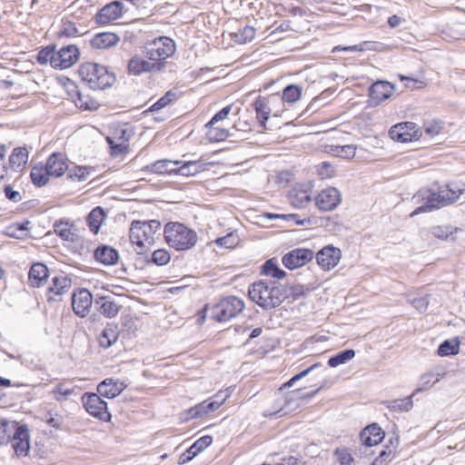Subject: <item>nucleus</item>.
Masks as SVG:
<instances>
[{
    "label": "nucleus",
    "instance_id": "f257e3e1",
    "mask_svg": "<svg viewBox=\"0 0 465 465\" xmlns=\"http://www.w3.org/2000/svg\"><path fill=\"white\" fill-rule=\"evenodd\" d=\"M460 194V191H455L449 186L440 187L437 192L420 190L414 196V199L418 201L422 200L424 203L417 207L411 213V216L413 217L422 213L431 212L432 210L440 209V207L452 203L459 199Z\"/></svg>",
    "mask_w": 465,
    "mask_h": 465
},
{
    "label": "nucleus",
    "instance_id": "f03ea898",
    "mask_svg": "<svg viewBox=\"0 0 465 465\" xmlns=\"http://www.w3.org/2000/svg\"><path fill=\"white\" fill-rule=\"evenodd\" d=\"M161 223L156 220L148 222L134 221L130 227V241L136 245L135 252L143 254L151 250L160 237Z\"/></svg>",
    "mask_w": 465,
    "mask_h": 465
},
{
    "label": "nucleus",
    "instance_id": "7ed1b4c3",
    "mask_svg": "<svg viewBox=\"0 0 465 465\" xmlns=\"http://www.w3.org/2000/svg\"><path fill=\"white\" fill-rule=\"evenodd\" d=\"M250 298L263 309H272L279 306L284 295L282 288L274 281H259L249 289Z\"/></svg>",
    "mask_w": 465,
    "mask_h": 465
},
{
    "label": "nucleus",
    "instance_id": "20e7f679",
    "mask_svg": "<svg viewBox=\"0 0 465 465\" xmlns=\"http://www.w3.org/2000/svg\"><path fill=\"white\" fill-rule=\"evenodd\" d=\"M167 244L176 251L192 249L197 242V233L181 223H168L163 230Z\"/></svg>",
    "mask_w": 465,
    "mask_h": 465
},
{
    "label": "nucleus",
    "instance_id": "39448f33",
    "mask_svg": "<svg viewBox=\"0 0 465 465\" xmlns=\"http://www.w3.org/2000/svg\"><path fill=\"white\" fill-rule=\"evenodd\" d=\"M82 80L93 90H104L115 82L114 74L107 67L96 63H84L79 69Z\"/></svg>",
    "mask_w": 465,
    "mask_h": 465
},
{
    "label": "nucleus",
    "instance_id": "423d86ee",
    "mask_svg": "<svg viewBox=\"0 0 465 465\" xmlns=\"http://www.w3.org/2000/svg\"><path fill=\"white\" fill-rule=\"evenodd\" d=\"M60 96L63 99L60 104H65V101H68L75 108L89 111L99 107V103L95 99L83 94L77 84L65 76H60Z\"/></svg>",
    "mask_w": 465,
    "mask_h": 465
},
{
    "label": "nucleus",
    "instance_id": "0eeeda50",
    "mask_svg": "<svg viewBox=\"0 0 465 465\" xmlns=\"http://www.w3.org/2000/svg\"><path fill=\"white\" fill-rule=\"evenodd\" d=\"M243 309L242 300L235 296H228L211 308V316L217 322H226L236 317Z\"/></svg>",
    "mask_w": 465,
    "mask_h": 465
},
{
    "label": "nucleus",
    "instance_id": "6e6552de",
    "mask_svg": "<svg viewBox=\"0 0 465 465\" xmlns=\"http://www.w3.org/2000/svg\"><path fill=\"white\" fill-rule=\"evenodd\" d=\"M60 240L63 247L73 253L78 252L84 245L80 229L74 221L60 219Z\"/></svg>",
    "mask_w": 465,
    "mask_h": 465
},
{
    "label": "nucleus",
    "instance_id": "1a4fd4ad",
    "mask_svg": "<svg viewBox=\"0 0 465 465\" xmlns=\"http://www.w3.org/2000/svg\"><path fill=\"white\" fill-rule=\"evenodd\" d=\"M175 52V44L173 39L161 36L154 39L146 47L149 60L159 63L172 56Z\"/></svg>",
    "mask_w": 465,
    "mask_h": 465
},
{
    "label": "nucleus",
    "instance_id": "9d476101",
    "mask_svg": "<svg viewBox=\"0 0 465 465\" xmlns=\"http://www.w3.org/2000/svg\"><path fill=\"white\" fill-rule=\"evenodd\" d=\"M83 405L85 411L92 416L103 421H108L111 414L108 411L106 401H104L100 394L84 393L82 396Z\"/></svg>",
    "mask_w": 465,
    "mask_h": 465
},
{
    "label": "nucleus",
    "instance_id": "9b49d317",
    "mask_svg": "<svg viewBox=\"0 0 465 465\" xmlns=\"http://www.w3.org/2000/svg\"><path fill=\"white\" fill-rule=\"evenodd\" d=\"M58 153H53L47 160L45 166H35L31 171L32 182L36 186L45 185L50 176L58 177Z\"/></svg>",
    "mask_w": 465,
    "mask_h": 465
},
{
    "label": "nucleus",
    "instance_id": "f8f14e48",
    "mask_svg": "<svg viewBox=\"0 0 465 465\" xmlns=\"http://www.w3.org/2000/svg\"><path fill=\"white\" fill-rule=\"evenodd\" d=\"M10 440L17 456H26L30 450V432L27 425L15 421Z\"/></svg>",
    "mask_w": 465,
    "mask_h": 465
},
{
    "label": "nucleus",
    "instance_id": "ddd939ff",
    "mask_svg": "<svg viewBox=\"0 0 465 465\" xmlns=\"http://www.w3.org/2000/svg\"><path fill=\"white\" fill-rule=\"evenodd\" d=\"M131 133L125 128H115L113 134L106 137V141L110 145L111 153L119 155L125 153L129 149V140Z\"/></svg>",
    "mask_w": 465,
    "mask_h": 465
},
{
    "label": "nucleus",
    "instance_id": "4468645a",
    "mask_svg": "<svg viewBox=\"0 0 465 465\" xmlns=\"http://www.w3.org/2000/svg\"><path fill=\"white\" fill-rule=\"evenodd\" d=\"M313 257L314 252L311 249L297 248L287 252L282 262L286 268L294 270L307 264Z\"/></svg>",
    "mask_w": 465,
    "mask_h": 465
},
{
    "label": "nucleus",
    "instance_id": "2eb2a0df",
    "mask_svg": "<svg viewBox=\"0 0 465 465\" xmlns=\"http://www.w3.org/2000/svg\"><path fill=\"white\" fill-rule=\"evenodd\" d=\"M341 201V194L334 187H328L321 191L315 198V204L321 211H332Z\"/></svg>",
    "mask_w": 465,
    "mask_h": 465
},
{
    "label": "nucleus",
    "instance_id": "dca6fc26",
    "mask_svg": "<svg viewBox=\"0 0 465 465\" xmlns=\"http://www.w3.org/2000/svg\"><path fill=\"white\" fill-rule=\"evenodd\" d=\"M93 303V296L86 289H80L72 295V307L74 313L80 317L88 314Z\"/></svg>",
    "mask_w": 465,
    "mask_h": 465
},
{
    "label": "nucleus",
    "instance_id": "f3484780",
    "mask_svg": "<svg viewBox=\"0 0 465 465\" xmlns=\"http://www.w3.org/2000/svg\"><path fill=\"white\" fill-rule=\"evenodd\" d=\"M341 253L340 249L332 246H326L316 254L317 263L324 270L329 271L334 268L340 262Z\"/></svg>",
    "mask_w": 465,
    "mask_h": 465
},
{
    "label": "nucleus",
    "instance_id": "a211bd4d",
    "mask_svg": "<svg viewBox=\"0 0 465 465\" xmlns=\"http://www.w3.org/2000/svg\"><path fill=\"white\" fill-rule=\"evenodd\" d=\"M124 5L120 1H114L104 5L96 15V22L101 25L109 24L122 16Z\"/></svg>",
    "mask_w": 465,
    "mask_h": 465
},
{
    "label": "nucleus",
    "instance_id": "6ab92c4d",
    "mask_svg": "<svg viewBox=\"0 0 465 465\" xmlns=\"http://www.w3.org/2000/svg\"><path fill=\"white\" fill-rule=\"evenodd\" d=\"M416 124L411 122L400 123L390 129V136L398 142L411 141L415 133Z\"/></svg>",
    "mask_w": 465,
    "mask_h": 465
},
{
    "label": "nucleus",
    "instance_id": "aec40b11",
    "mask_svg": "<svg viewBox=\"0 0 465 465\" xmlns=\"http://www.w3.org/2000/svg\"><path fill=\"white\" fill-rule=\"evenodd\" d=\"M163 67L161 63L147 61L141 57L134 56L128 63V70L134 74H140L144 72L159 71Z\"/></svg>",
    "mask_w": 465,
    "mask_h": 465
},
{
    "label": "nucleus",
    "instance_id": "412c9836",
    "mask_svg": "<svg viewBox=\"0 0 465 465\" xmlns=\"http://www.w3.org/2000/svg\"><path fill=\"white\" fill-rule=\"evenodd\" d=\"M384 438V432L377 424L367 426L360 434L361 441L367 447L379 444Z\"/></svg>",
    "mask_w": 465,
    "mask_h": 465
},
{
    "label": "nucleus",
    "instance_id": "4be33fe9",
    "mask_svg": "<svg viewBox=\"0 0 465 465\" xmlns=\"http://www.w3.org/2000/svg\"><path fill=\"white\" fill-rule=\"evenodd\" d=\"M125 388L124 382L114 381L113 379H106L97 386L98 393L108 399L118 396Z\"/></svg>",
    "mask_w": 465,
    "mask_h": 465
},
{
    "label": "nucleus",
    "instance_id": "5701e85b",
    "mask_svg": "<svg viewBox=\"0 0 465 465\" xmlns=\"http://www.w3.org/2000/svg\"><path fill=\"white\" fill-rule=\"evenodd\" d=\"M321 388L322 387L318 388L316 391H314L313 392L308 394L307 396L308 397L314 396L321 390ZM305 396L306 395L303 394L301 390H297V391H292L289 394L287 400L285 401V405H283L282 407H281L277 411H266L265 413H264V416L265 417H269V416H272V415H274L276 413H282L281 416L286 415L287 413H289L290 411L294 410V408H292L291 406L292 404V402H294L297 400H302L303 398H305Z\"/></svg>",
    "mask_w": 465,
    "mask_h": 465
},
{
    "label": "nucleus",
    "instance_id": "b1692460",
    "mask_svg": "<svg viewBox=\"0 0 465 465\" xmlns=\"http://www.w3.org/2000/svg\"><path fill=\"white\" fill-rule=\"evenodd\" d=\"M80 57V51L74 45H68L60 48V69H65L76 64Z\"/></svg>",
    "mask_w": 465,
    "mask_h": 465
},
{
    "label": "nucleus",
    "instance_id": "393cba45",
    "mask_svg": "<svg viewBox=\"0 0 465 465\" xmlns=\"http://www.w3.org/2000/svg\"><path fill=\"white\" fill-rule=\"evenodd\" d=\"M394 86L387 81H377L374 83L370 89V96L372 100L381 102L393 94Z\"/></svg>",
    "mask_w": 465,
    "mask_h": 465
},
{
    "label": "nucleus",
    "instance_id": "a878e982",
    "mask_svg": "<svg viewBox=\"0 0 465 465\" xmlns=\"http://www.w3.org/2000/svg\"><path fill=\"white\" fill-rule=\"evenodd\" d=\"M120 41V37L110 32L96 34L91 40V45L96 49H107L116 45Z\"/></svg>",
    "mask_w": 465,
    "mask_h": 465
},
{
    "label": "nucleus",
    "instance_id": "bb28decb",
    "mask_svg": "<svg viewBox=\"0 0 465 465\" xmlns=\"http://www.w3.org/2000/svg\"><path fill=\"white\" fill-rule=\"evenodd\" d=\"M47 277L48 269L44 263L37 262L32 265L28 273V279L31 286H41L46 281Z\"/></svg>",
    "mask_w": 465,
    "mask_h": 465
},
{
    "label": "nucleus",
    "instance_id": "cd10ccee",
    "mask_svg": "<svg viewBox=\"0 0 465 465\" xmlns=\"http://www.w3.org/2000/svg\"><path fill=\"white\" fill-rule=\"evenodd\" d=\"M289 202L295 208H304L312 200V195L307 190L302 188H293L289 192Z\"/></svg>",
    "mask_w": 465,
    "mask_h": 465
},
{
    "label": "nucleus",
    "instance_id": "c85d7f7f",
    "mask_svg": "<svg viewBox=\"0 0 465 465\" xmlns=\"http://www.w3.org/2000/svg\"><path fill=\"white\" fill-rule=\"evenodd\" d=\"M181 162H173L170 160H160L156 161L149 165H146L143 170L145 172H151L153 173L157 174H164V173H174L176 170V166L179 165Z\"/></svg>",
    "mask_w": 465,
    "mask_h": 465
},
{
    "label": "nucleus",
    "instance_id": "c756f323",
    "mask_svg": "<svg viewBox=\"0 0 465 465\" xmlns=\"http://www.w3.org/2000/svg\"><path fill=\"white\" fill-rule=\"evenodd\" d=\"M95 259L104 265H113L118 261V252L110 246L98 247L94 252Z\"/></svg>",
    "mask_w": 465,
    "mask_h": 465
},
{
    "label": "nucleus",
    "instance_id": "7c9ffc66",
    "mask_svg": "<svg viewBox=\"0 0 465 465\" xmlns=\"http://www.w3.org/2000/svg\"><path fill=\"white\" fill-rule=\"evenodd\" d=\"M105 213L102 207L94 208L87 216V224L91 232L98 233L99 229L105 220Z\"/></svg>",
    "mask_w": 465,
    "mask_h": 465
},
{
    "label": "nucleus",
    "instance_id": "2f4dec72",
    "mask_svg": "<svg viewBox=\"0 0 465 465\" xmlns=\"http://www.w3.org/2000/svg\"><path fill=\"white\" fill-rule=\"evenodd\" d=\"M55 45H51L42 49L37 55V60L41 64L50 63L51 66L54 69L58 67V52L55 50Z\"/></svg>",
    "mask_w": 465,
    "mask_h": 465
},
{
    "label": "nucleus",
    "instance_id": "473e14b6",
    "mask_svg": "<svg viewBox=\"0 0 465 465\" xmlns=\"http://www.w3.org/2000/svg\"><path fill=\"white\" fill-rule=\"evenodd\" d=\"M253 107H254V110L256 113V117H257L258 121L261 123V125L262 127H265L266 121L272 115V112L269 108V105L267 104L265 96H259L253 102Z\"/></svg>",
    "mask_w": 465,
    "mask_h": 465
},
{
    "label": "nucleus",
    "instance_id": "72a5a7b5",
    "mask_svg": "<svg viewBox=\"0 0 465 465\" xmlns=\"http://www.w3.org/2000/svg\"><path fill=\"white\" fill-rule=\"evenodd\" d=\"M28 161V152L24 147L15 148L9 157L10 167L17 172L21 170Z\"/></svg>",
    "mask_w": 465,
    "mask_h": 465
},
{
    "label": "nucleus",
    "instance_id": "f704fd0d",
    "mask_svg": "<svg viewBox=\"0 0 465 465\" xmlns=\"http://www.w3.org/2000/svg\"><path fill=\"white\" fill-rule=\"evenodd\" d=\"M118 340V330L117 326L114 324H108L102 331L99 342L104 348H109Z\"/></svg>",
    "mask_w": 465,
    "mask_h": 465
},
{
    "label": "nucleus",
    "instance_id": "c9c22d12",
    "mask_svg": "<svg viewBox=\"0 0 465 465\" xmlns=\"http://www.w3.org/2000/svg\"><path fill=\"white\" fill-rule=\"evenodd\" d=\"M202 170V164L196 161H189L182 163L176 166L174 173L183 176H193L200 173Z\"/></svg>",
    "mask_w": 465,
    "mask_h": 465
},
{
    "label": "nucleus",
    "instance_id": "e433bc0d",
    "mask_svg": "<svg viewBox=\"0 0 465 465\" xmlns=\"http://www.w3.org/2000/svg\"><path fill=\"white\" fill-rule=\"evenodd\" d=\"M265 99L272 116L279 117L286 110L285 104L278 94H272L265 96Z\"/></svg>",
    "mask_w": 465,
    "mask_h": 465
},
{
    "label": "nucleus",
    "instance_id": "4c0bfd02",
    "mask_svg": "<svg viewBox=\"0 0 465 465\" xmlns=\"http://www.w3.org/2000/svg\"><path fill=\"white\" fill-rule=\"evenodd\" d=\"M442 378V375L438 373L435 374L431 371L423 373L420 378V387L416 389L413 394H417L420 391H427L430 389L436 382Z\"/></svg>",
    "mask_w": 465,
    "mask_h": 465
},
{
    "label": "nucleus",
    "instance_id": "58836bf2",
    "mask_svg": "<svg viewBox=\"0 0 465 465\" xmlns=\"http://www.w3.org/2000/svg\"><path fill=\"white\" fill-rule=\"evenodd\" d=\"M460 344L458 338L446 340L439 346L438 354L442 357L456 355L460 351Z\"/></svg>",
    "mask_w": 465,
    "mask_h": 465
},
{
    "label": "nucleus",
    "instance_id": "ea45409f",
    "mask_svg": "<svg viewBox=\"0 0 465 465\" xmlns=\"http://www.w3.org/2000/svg\"><path fill=\"white\" fill-rule=\"evenodd\" d=\"M280 96L284 104H294L302 96V87L297 84H289L283 89L282 94Z\"/></svg>",
    "mask_w": 465,
    "mask_h": 465
},
{
    "label": "nucleus",
    "instance_id": "a19ab883",
    "mask_svg": "<svg viewBox=\"0 0 465 465\" xmlns=\"http://www.w3.org/2000/svg\"><path fill=\"white\" fill-rule=\"evenodd\" d=\"M354 357H355L354 350H351V349L344 350V351H341L338 352L337 354L333 355L332 357H331L328 361V364L331 367L334 368V367H337L339 365H341V364H344V363L350 361Z\"/></svg>",
    "mask_w": 465,
    "mask_h": 465
},
{
    "label": "nucleus",
    "instance_id": "79ce46f5",
    "mask_svg": "<svg viewBox=\"0 0 465 465\" xmlns=\"http://www.w3.org/2000/svg\"><path fill=\"white\" fill-rule=\"evenodd\" d=\"M100 302L101 305L99 311L103 315H104L107 318H114V316L117 315L119 312V306L116 302H114V301L105 300L104 297H101L100 302H96V303L98 304Z\"/></svg>",
    "mask_w": 465,
    "mask_h": 465
},
{
    "label": "nucleus",
    "instance_id": "37998d69",
    "mask_svg": "<svg viewBox=\"0 0 465 465\" xmlns=\"http://www.w3.org/2000/svg\"><path fill=\"white\" fill-rule=\"evenodd\" d=\"M15 427V421L0 418V446L7 443Z\"/></svg>",
    "mask_w": 465,
    "mask_h": 465
},
{
    "label": "nucleus",
    "instance_id": "c03bdc74",
    "mask_svg": "<svg viewBox=\"0 0 465 465\" xmlns=\"http://www.w3.org/2000/svg\"><path fill=\"white\" fill-rule=\"evenodd\" d=\"M262 272L278 280L282 279L286 275L285 272L280 269L272 260H269L263 264Z\"/></svg>",
    "mask_w": 465,
    "mask_h": 465
},
{
    "label": "nucleus",
    "instance_id": "a18cd8bd",
    "mask_svg": "<svg viewBox=\"0 0 465 465\" xmlns=\"http://www.w3.org/2000/svg\"><path fill=\"white\" fill-rule=\"evenodd\" d=\"M256 30L252 26L245 25L234 33L235 42L239 44H245L252 41L255 36Z\"/></svg>",
    "mask_w": 465,
    "mask_h": 465
},
{
    "label": "nucleus",
    "instance_id": "49530a36",
    "mask_svg": "<svg viewBox=\"0 0 465 465\" xmlns=\"http://www.w3.org/2000/svg\"><path fill=\"white\" fill-rule=\"evenodd\" d=\"M413 396H414V394H412L411 396L407 397L405 399H400V400H395L393 401H391L388 404V408L394 411H408L413 406V402H412Z\"/></svg>",
    "mask_w": 465,
    "mask_h": 465
},
{
    "label": "nucleus",
    "instance_id": "de8ad7c7",
    "mask_svg": "<svg viewBox=\"0 0 465 465\" xmlns=\"http://www.w3.org/2000/svg\"><path fill=\"white\" fill-rule=\"evenodd\" d=\"M80 35L78 29L75 26V24L72 21L63 18L62 25H60V37H74Z\"/></svg>",
    "mask_w": 465,
    "mask_h": 465
},
{
    "label": "nucleus",
    "instance_id": "09e8293b",
    "mask_svg": "<svg viewBox=\"0 0 465 465\" xmlns=\"http://www.w3.org/2000/svg\"><path fill=\"white\" fill-rule=\"evenodd\" d=\"M240 238L237 233L230 232L223 237L215 240L216 244L224 248H233L238 245Z\"/></svg>",
    "mask_w": 465,
    "mask_h": 465
},
{
    "label": "nucleus",
    "instance_id": "8fccbe9b",
    "mask_svg": "<svg viewBox=\"0 0 465 465\" xmlns=\"http://www.w3.org/2000/svg\"><path fill=\"white\" fill-rule=\"evenodd\" d=\"M425 133L433 137L440 134L443 129V123L439 120H429L423 124Z\"/></svg>",
    "mask_w": 465,
    "mask_h": 465
},
{
    "label": "nucleus",
    "instance_id": "3c124183",
    "mask_svg": "<svg viewBox=\"0 0 465 465\" xmlns=\"http://www.w3.org/2000/svg\"><path fill=\"white\" fill-rule=\"evenodd\" d=\"M207 127L209 128L207 136L210 141L220 142L225 140L229 136V132L226 129L214 127L213 125Z\"/></svg>",
    "mask_w": 465,
    "mask_h": 465
},
{
    "label": "nucleus",
    "instance_id": "603ef678",
    "mask_svg": "<svg viewBox=\"0 0 465 465\" xmlns=\"http://www.w3.org/2000/svg\"><path fill=\"white\" fill-rule=\"evenodd\" d=\"M340 465H352L354 460L351 451L346 448H337L334 451Z\"/></svg>",
    "mask_w": 465,
    "mask_h": 465
},
{
    "label": "nucleus",
    "instance_id": "864d4df0",
    "mask_svg": "<svg viewBox=\"0 0 465 465\" xmlns=\"http://www.w3.org/2000/svg\"><path fill=\"white\" fill-rule=\"evenodd\" d=\"M153 262L159 266L167 264L171 260L170 253L164 249H158L152 253Z\"/></svg>",
    "mask_w": 465,
    "mask_h": 465
},
{
    "label": "nucleus",
    "instance_id": "5fc2aeb1",
    "mask_svg": "<svg viewBox=\"0 0 465 465\" xmlns=\"http://www.w3.org/2000/svg\"><path fill=\"white\" fill-rule=\"evenodd\" d=\"M174 98H175V94L169 91L163 97H161L157 102H155L150 107V110L152 112L159 111V110L163 109V107H165L167 104H169Z\"/></svg>",
    "mask_w": 465,
    "mask_h": 465
},
{
    "label": "nucleus",
    "instance_id": "6e6d98bb",
    "mask_svg": "<svg viewBox=\"0 0 465 465\" xmlns=\"http://www.w3.org/2000/svg\"><path fill=\"white\" fill-rule=\"evenodd\" d=\"M270 219H284L287 221H293L297 225H304L308 223L306 220H300L298 214H276V213H266L265 214Z\"/></svg>",
    "mask_w": 465,
    "mask_h": 465
},
{
    "label": "nucleus",
    "instance_id": "4d7b16f0",
    "mask_svg": "<svg viewBox=\"0 0 465 465\" xmlns=\"http://www.w3.org/2000/svg\"><path fill=\"white\" fill-rule=\"evenodd\" d=\"M208 413H210L208 401H204L190 410V415L192 418L202 417Z\"/></svg>",
    "mask_w": 465,
    "mask_h": 465
},
{
    "label": "nucleus",
    "instance_id": "13d9d810",
    "mask_svg": "<svg viewBox=\"0 0 465 465\" xmlns=\"http://www.w3.org/2000/svg\"><path fill=\"white\" fill-rule=\"evenodd\" d=\"M319 365H320L319 363H314L312 366H310L309 368H307L306 370L294 375L291 380H289L286 383L283 384V387L284 388L292 387L295 381H297L301 380L302 378L305 377L306 375H308L312 370L317 368Z\"/></svg>",
    "mask_w": 465,
    "mask_h": 465
},
{
    "label": "nucleus",
    "instance_id": "bf43d9fd",
    "mask_svg": "<svg viewBox=\"0 0 465 465\" xmlns=\"http://www.w3.org/2000/svg\"><path fill=\"white\" fill-rule=\"evenodd\" d=\"M232 111V105H227L223 107L221 111L214 114V116L211 119V121L206 124V126L214 125L217 122L224 120L227 118L229 114Z\"/></svg>",
    "mask_w": 465,
    "mask_h": 465
},
{
    "label": "nucleus",
    "instance_id": "052dcab7",
    "mask_svg": "<svg viewBox=\"0 0 465 465\" xmlns=\"http://www.w3.org/2000/svg\"><path fill=\"white\" fill-rule=\"evenodd\" d=\"M411 304L419 312H423L427 310L429 305V299L427 296L417 297L410 300Z\"/></svg>",
    "mask_w": 465,
    "mask_h": 465
},
{
    "label": "nucleus",
    "instance_id": "680f3d73",
    "mask_svg": "<svg viewBox=\"0 0 465 465\" xmlns=\"http://www.w3.org/2000/svg\"><path fill=\"white\" fill-rule=\"evenodd\" d=\"M213 442V438L211 436H203L198 439L193 444V449L196 450L198 453L205 450L208 446H210Z\"/></svg>",
    "mask_w": 465,
    "mask_h": 465
},
{
    "label": "nucleus",
    "instance_id": "e2e57ef3",
    "mask_svg": "<svg viewBox=\"0 0 465 465\" xmlns=\"http://www.w3.org/2000/svg\"><path fill=\"white\" fill-rule=\"evenodd\" d=\"M355 150L356 147L354 145H343L336 147L337 154L344 158L353 157L355 155Z\"/></svg>",
    "mask_w": 465,
    "mask_h": 465
},
{
    "label": "nucleus",
    "instance_id": "0e129e2a",
    "mask_svg": "<svg viewBox=\"0 0 465 465\" xmlns=\"http://www.w3.org/2000/svg\"><path fill=\"white\" fill-rule=\"evenodd\" d=\"M431 232L440 239H447L452 233L450 228L442 226L433 227Z\"/></svg>",
    "mask_w": 465,
    "mask_h": 465
},
{
    "label": "nucleus",
    "instance_id": "69168bd1",
    "mask_svg": "<svg viewBox=\"0 0 465 465\" xmlns=\"http://www.w3.org/2000/svg\"><path fill=\"white\" fill-rule=\"evenodd\" d=\"M198 454L193 446L192 445L185 452H183L179 458V463L184 464L190 461L193 457Z\"/></svg>",
    "mask_w": 465,
    "mask_h": 465
},
{
    "label": "nucleus",
    "instance_id": "338daca9",
    "mask_svg": "<svg viewBox=\"0 0 465 465\" xmlns=\"http://www.w3.org/2000/svg\"><path fill=\"white\" fill-rule=\"evenodd\" d=\"M5 193L6 198L14 203H18L22 200L21 193L17 191L13 190L11 186H5Z\"/></svg>",
    "mask_w": 465,
    "mask_h": 465
},
{
    "label": "nucleus",
    "instance_id": "774afa93",
    "mask_svg": "<svg viewBox=\"0 0 465 465\" xmlns=\"http://www.w3.org/2000/svg\"><path fill=\"white\" fill-rule=\"evenodd\" d=\"M334 170L333 168L326 162L322 163L319 173L322 176V178L331 177L333 175Z\"/></svg>",
    "mask_w": 465,
    "mask_h": 465
}]
</instances>
